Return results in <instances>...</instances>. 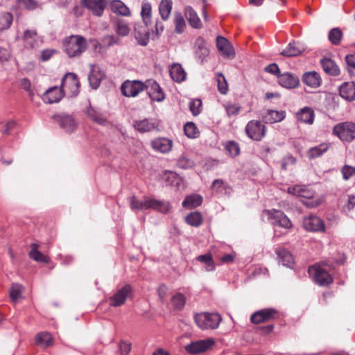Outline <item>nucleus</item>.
Wrapping results in <instances>:
<instances>
[{"instance_id":"44","label":"nucleus","mask_w":355,"mask_h":355,"mask_svg":"<svg viewBox=\"0 0 355 355\" xmlns=\"http://www.w3.org/2000/svg\"><path fill=\"white\" fill-rule=\"evenodd\" d=\"M185 220L189 225L193 227H198L202 223V216L200 213L194 211L187 215L185 218Z\"/></svg>"},{"instance_id":"18","label":"nucleus","mask_w":355,"mask_h":355,"mask_svg":"<svg viewBox=\"0 0 355 355\" xmlns=\"http://www.w3.org/2000/svg\"><path fill=\"white\" fill-rule=\"evenodd\" d=\"M209 54V50L207 43L201 37H198L194 43V55L200 64L207 61V58Z\"/></svg>"},{"instance_id":"60","label":"nucleus","mask_w":355,"mask_h":355,"mask_svg":"<svg viewBox=\"0 0 355 355\" xmlns=\"http://www.w3.org/2000/svg\"><path fill=\"white\" fill-rule=\"evenodd\" d=\"M265 71L271 74L275 75L279 78V75L281 74L278 65L275 63L270 64L265 68Z\"/></svg>"},{"instance_id":"12","label":"nucleus","mask_w":355,"mask_h":355,"mask_svg":"<svg viewBox=\"0 0 355 355\" xmlns=\"http://www.w3.org/2000/svg\"><path fill=\"white\" fill-rule=\"evenodd\" d=\"M132 287L129 284H125L121 288L117 290L112 296L110 297V305L114 307H118L123 305L128 297L132 294Z\"/></svg>"},{"instance_id":"46","label":"nucleus","mask_w":355,"mask_h":355,"mask_svg":"<svg viewBox=\"0 0 355 355\" xmlns=\"http://www.w3.org/2000/svg\"><path fill=\"white\" fill-rule=\"evenodd\" d=\"M194 165L193 160L185 154H182L177 161V166L182 169L191 168Z\"/></svg>"},{"instance_id":"58","label":"nucleus","mask_w":355,"mask_h":355,"mask_svg":"<svg viewBox=\"0 0 355 355\" xmlns=\"http://www.w3.org/2000/svg\"><path fill=\"white\" fill-rule=\"evenodd\" d=\"M19 6L27 10H35L37 8L38 3L35 0H17Z\"/></svg>"},{"instance_id":"41","label":"nucleus","mask_w":355,"mask_h":355,"mask_svg":"<svg viewBox=\"0 0 355 355\" xmlns=\"http://www.w3.org/2000/svg\"><path fill=\"white\" fill-rule=\"evenodd\" d=\"M141 15L144 24L148 26L151 22L152 17V6L148 1H144L142 2Z\"/></svg>"},{"instance_id":"1","label":"nucleus","mask_w":355,"mask_h":355,"mask_svg":"<svg viewBox=\"0 0 355 355\" xmlns=\"http://www.w3.org/2000/svg\"><path fill=\"white\" fill-rule=\"evenodd\" d=\"M130 205L132 210L137 211H146L149 209H153L163 214H167L170 211L171 207L170 203L165 200H159L150 198H144L142 200L132 196L130 198Z\"/></svg>"},{"instance_id":"40","label":"nucleus","mask_w":355,"mask_h":355,"mask_svg":"<svg viewBox=\"0 0 355 355\" xmlns=\"http://www.w3.org/2000/svg\"><path fill=\"white\" fill-rule=\"evenodd\" d=\"M37 33L35 30H26L24 33L23 40L25 46L34 48L37 44Z\"/></svg>"},{"instance_id":"57","label":"nucleus","mask_w":355,"mask_h":355,"mask_svg":"<svg viewBox=\"0 0 355 355\" xmlns=\"http://www.w3.org/2000/svg\"><path fill=\"white\" fill-rule=\"evenodd\" d=\"M343 178L345 180H348L352 175H355V166L352 167L349 165L345 164L341 168Z\"/></svg>"},{"instance_id":"26","label":"nucleus","mask_w":355,"mask_h":355,"mask_svg":"<svg viewBox=\"0 0 355 355\" xmlns=\"http://www.w3.org/2000/svg\"><path fill=\"white\" fill-rule=\"evenodd\" d=\"M340 96L349 101L355 100V82L344 83L339 89Z\"/></svg>"},{"instance_id":"39","label":"nucleus","mask_w":355,"mask_h":355,"mask_svg":"<svg viewBox=\"0 0 355 355\" xmlns=\"http://www.w3.org/2000/svg\"><path fill=\"white\" fill-rule=\"evenodd\" d=\"M35 343L39 347L46 348L53 345V338L50 334L41 332L36 335Z\"/></svg>"},{"instance_id":"15","label":"nucleus","mask_w":355,"mask_h":355,"mask_svg":"<svg viewBox=\"0 0 355 355\" xmlns=\"http://www.w3.org/2000/svg\"><path fill=\"white\" fill-rule=\"evenodd\" d=\"M133 127L138 132L144 133L154 130H157L159 127V122L157 119L153 118L136 120L133 122Z\"/></svg>"},{"instance_id":"53","label":"nucleus","mask_w":355,"mask_h":355,"mask_svg":"<svg viewBox=\"0 0 355 355\" xmlns=\"http://www.w3.org/2000/svg\"><path fill=\"white\" fill-rule=\"evenodd\" d=\"M225 148L227 151L229 155L232 157H236L240 153V148H239V144L234 141H228L225 144Z\"/></svg>"},{"instance_id":"63","label":"nucleus","mask_w":355,"mask_h":355,"mask_svg":"<svg viewBox=\"0 0 355 355\" xmlns=\"http://www.w3.org/2000/svg\"><path fill=\"white\" fill-rule=\"evenodd\" d=\"M16 122L14 121H8L5 125L3 129L1 130L3 134L8 135L10 132L15 127Z\"/></svg>"},{"instance_id":"31","label":"nucleus","mask_w":355,"mask_h":355,"mask_svg":"<svg viewBox=\"0 0 355 355\" xmlns=\"http://www.w3.org/2000/svg\"><path fill=\"white\" fill-rule=\"evenodd\" d=\"M169 73L171 78L178 83L185 80L187 77L186 72L182 65L178 63H174L171 65Z\"/></svg>"},{"instance_id":"16","label":"nucleus","mask_w":355,"mask_h":355,"mask_svg":"<svg viewBox=\"0 0 355 355\" xmlns=\"http://www.w3.org/2000/svg\"><path fill=\"white\" fill-rule=\"evenodd\" d=\"M277 311L274 309H264L254 313L250 320L252 323L259 324L277 318Z\"/></svg>"},{"instance_id":"28","label":"nucleus","mask_w":355,"mask_h":355,"mask_svg":"<svg viewBox=\"0 0 355 355\" xmlns=\"http://www.w3.org/2000/svg\"><path fill=\"white\" fill-rule=\"evenodd\" d=\"M285 116L284 111L268 110L263 114L262 119L266 123H274L282 121L285 118Z\"/></svg>"},{"instance_id":"61","label":"nucleus","mask_w":355,"mask_h":355,"mask_svg":"<svg viewBox=\"0 0 355 355\" xmlns=\"http://www.w3.org/2000/svg\"><path fill=\"white\" fill-rule=\"evenodd\" d=\"M102 42L105 45L110 46L118 43L119 39L114 35H106L103 37Z\"/></svg>"},{"instance_id":"27","label":"nucleus","mask_w":355,"mask_h":355,"mask_svg":"<svg viewBox=\"0 0 355 355\" xmlns=\"http://www.w3.org/2000/svg\"><path fill=\"white\" fill-rule=\"evenodd\" d=\"M303 83L311 88H317L320 86L322 79L320 74L315 71L304 73L302 76Z\"/></svg>"},{"instance_id":"33","label":"nucleus","mask_w":355,"mask_h":355,"mask_svg":"<svg viewBox=\"0 0 355 355\" xmlns=\"http://www.w3.org/2000/svg\"><path fill=\"white\" fill-rule=\"evenodd\" d=\"M185 16L190 24L194 28L201 27V21L196 11L191 7L187 6L184 9Z\"/></svg>"},{"instance_id":"19","label":"nucleus","mask_w":355,"mask_h":355,"mask_svg":"<svg viewBox=\"0 0 355 355\" xmlns=\"http://www.w3.org/2000/svg\"><path fill=\"white\" fill-rule=\"evenodd\" d=\"M278 82L282 87L286 89H294L300 85L298 76L289 72L279 74Z\"/></svg>"},{"instance_id":"20","label":"nucleus","mask_w":355,"mask_h":355,"mask_svg":"<svg viewBox=\"0 0 355 355\" xmlns=\"http://www.w3.org/2000/svg\"><path fill=\"white\" fill-rule=\"evenodd\" d=\"M85 7L88 8L92 13L101 16L108 3L109 0H81Z\"/></svg>"},{"instance_id":"11","label":"nucleus","mask_w":355,"mask_h":355,"mask_svg":"<svg viewBox=\"0 0 355 355\" xmlns=\"http://www.w3.org/2000/svg\"><path fill=\"white\" fill-rule=\"evenodd\" d=\"M245 132L252 139L260 141L266 135V127L261 121L252 120L248 123Z\"/></svg>"},{"instance_id":"23","label":"nucleus","mask_w":355,"mask_h":355,"mask_svg":"<svg viewBox=\"0 0 355 355\" xmlns=\"http://www.w3.org/2000/svg\"><path fill=\"white\" fill-rule=\"evenodd\" d=\"M151 146L156 151L167 153L172 148L173 141L165 137H159L151 141Z\"/></svg>"},{"instance_id":"6","label":"nucleus","mask_w":355,"mask_h":355,"mask_svg":"<svg viewBox=\"0 0 355 355\" xmlns=\"http://www.w3.org/2000/svg\"><path fill=\"white\" fill-rule=\"evenodd\" d=\"M333 132L342 141L351 142L355 139V123L350 121L340 123L334 127Z\"/></svg>"},{"instance_id":"17","label":"nucleus","mask_w":355,"mask_h":355,"mask_svg":"<svg viewBox=\"0 0 355 355\" xmlns=\"http://www.w3.org/2000/svg\"><path fill=\"white\" fill-rule=\"evenodd\" d=\"M303 227L310 232H324L325 229L322 220L314 215L304 218Z\"/></svg>"},{"instance_id":"24","label":"nucleus","mask_w":355,"mask_h":355,"mask_svg":"<svg viewBox=\"0 0 355 355\" xmlns=\"http://www.w3.org/2000/svg\"><path fill=\"white\" fill-rule=\"evenodd\" d=\"M306 48L304 44L295 41L290 42L286 49L283 50L281 55L286 57H295L302 54Z\"/></svg>"},{"instance_id":"5","label":"nucleus","mask_w":355,"mask_h":355,"mask_svg":"<svg viewBox=\"0 0 355 355\" xmlns=\"http://www.w3.org/2000/svg\"><path fill=\"white\" fill-rule=\"evenodd\" d=\"M80 83L76 74L67 73L62 79L60 89L64 94L69 96H76L79 94Z\"/></svg>"},{"instance_id":"64","label":"nucleus","mask_w":355,"mask_h":355,"mask_svg":"<svg viewBox=\"0 0 355 355\" xmlns=\"http://www.w3.org/2000/svg\"><path fill=\"white\" fill-rule=\"evenodd\" d=\"M345 61L348 67L355 69V54L346 55Z\"/></svg>"},{"instance_id":"55","label":"nucleus","mask_w":355,"mask_h":355,"mask_svg":"<svg viewBox=\"0 0 355 355\" xmlns=\"http://www.w3.org/2000/svg\"><path fill=\"white\" fill-rule=\"evenodd\" d=\"M225 109L227 116L232 117L239 114L241 106L239 104L228 103L225 105Z\"/></svg>"},{"instance_id":"13","label":"nucleus","mask_w":355,"mask_h":355,"mask_svg":"<svg viewBox=\"0 0 355 355\" xmlns=\"http://www.w3.org/2000/svg\"><path fill=\"white\" fill-rule=\"evenodd\" d=\"M144 85V89L146 90L152 101L160 102L164 99V93L156 81L151 79L147 80Z\"/></svg>"},{"instance_id":"14","label":"nucleus","mask_w":355,"mask_h":355,"mask_svg":"<svg viewBox=\"0 0 355 355\" xmlns=\"http://www.w3.org/2000/svg\"><path fill=\"white\" fill-rule=\"evenodd\" d=\"M214 344V341L211 338L199 340L191 342L190 344L187 345L185 347V349L190 354H198L209 349Z\"/></svg>"},{"instance_id":"22","label":"nucleus","mask_w":355,"mask_h":355,"mask_svg":"<svg viewBox=\"0 0 355 355\" xmlns=\"http://www.w3.org/2000/svg\"><path fill=\"white\" fill-rule=\"evenodd\" d=\"M64 93L57 86L52 87L47 89L43 94L42 99L46 103H58L63 97Z\"/></svg>"},{"instance_id":"34","label":"nucleus","mask_w":355,"mask_h":355,"mask_svg":"<svg viewBox=\"0 0 355 355\" xmlns=\"http://www.w3.org/2000/svg\"><path fill=\"white\" fill-rule=\"evenodd\" d=\"M277 254L279 258V262L284 266L291 268L294 263V259L291 252L284 249H279L277 250Z\"/></svg>"},{"instance_id":"52","label":"nucleus","mask_w":355,"mask_h":355,"mask_svg":"<svg viewBox=\"0 0 355 355\" xmlns=\"http://www.w3.org/2000/svg\"><path fill=\"white\" fill-rule=\"evenodd\" d=\"M185 135L189 138H196L198 137V131L196 125L193 122H188L184 126Z\"/></svg>"},{"instance_id":"42","label":"nucleus","mask_w":355,"mask_h":355,"mask_svg":"<svg viewBox=\"0 0 355 355\" xmlns=\"http://www.w3.org/2000/svg\"><path fill=\"white\" fill-rule=\"evenodd\" d=\"M31 248V250L29 252L30 258L37 262L47 263L49 261V258L37 250V244L32 243Z\"/></svg>"},{"instance_id":"54","label":"nucleus","mask_w":355,"mask_h":355,"mask_svg":"<svg viewBox=\"0 0 355 355\" xmlns=\"http://www.w3.org/2000/svg\"><path fill=\"white\" fill-rule=\"evenodd\" d=\"M217 82L218 91L221 94H225L228 90L227 83L225 80V76L220 73L217 74Z\"/></svg>"},{"instance_id":"3","label":"nucleus","mask_w":355,"mask_h":355,"mask_svg":"<svg viewBox=\"0 0 355 355\" xmlns=\"http://www.w3.org/2000/svg\"><path fill=\"white\" fill-rule=\"evenodd\" d=\"M196 325L202 330L216 329L222 320L218 313L202 312L194 315Z\"/></svg>"},{"instance_id":"8","label":"nucleus","mask_w":355,"mask_h":355,"mask_svg":"<svg viewBox=\"0 0 355 355\" xmlns=\"http://www.w3.org/2000/svg\"><path fill=\"white\" fill-rule=\"evenodd\" d=\"M270 223L274 226H279L285 229L292 227L290 219L284 212L277 209H271L266 211Z\"/></svg>"},{"instance_id":"21","label":"nucleus","mask_w":355,"mask_h":355,"mask_svg":"<svg viewBox=\"0 0 355 355\" xmlns=\"http://www.w3.org/2000/svg\"><path fill=\"white\" fill-rule=\"evenodd\" d=\"M90 73L88 76V80L90 87L92 89H97L101 80L105 77V73L101 70V69L95 65H91Z\"/></svg>"},{"instance_id":"49","label":"nucleus","mask_w":355,"mask_h":355,"mask_svg":"<svg viewBox=\"0 0 355 355\" xmlns=\"http://www.w3.org/2000/svg\"><path fill=\"white\" fill-rule=\"evenodd\" d=\"M13 17L10 12H5L0 18V31L8 29L12 25Z\"/></svg>"},{"instance_id":"4","label":"nucleus","mask_w":355,"mask_h":355,"mask_svg":"<svg viewBox=\"0 0 355 355\" xmlns=\"http://www.w3.org/2000/svg\"><path fill=\"white\" fill-rule=\"evenodd\" d=\"M327 268V265L315 264L309 268V275L319 286H327L333 281Z\"/></svg>"},{"instance_id":"32","label":"nucleus","mask_w":355,"mask_h":355,"mask_svg":"<svg viewBox=\"0 0 355 355\" xmlns=\"http://www.w3.org/2000/svg\"><path fill=\"white\" fill-rule=\"evenodd\" d=\"M297 116L300 121L312 124L315 116L314 111L309 107H304L297 112Z\"/></svg>"},{"instance_id":"56","label":"nucleus","mask_w":355,"mask_h":355,"mask_svg":"<svg viewBox=\"0 0 355 355\" xmlns=\"http://www.w3.org/2000/svg\"><path fill=\"white\" fill-rule=\"evenodd\" d=\"M190 111L194 116H197L201 112L202 101L200 99H193L189 104Z\"/></svg>"},{"instance_id":"29","label":"nucleus","mask_w":355,"mask_h":355,"mask_svg":"<svg viewBox=\"0 0 355 355\" xmlns=\"http://www.w3.org/2000/svg\"><path fill=\"white\" fill-rule=\"evenodd\" d=\"M320 63L326 73L334 76L340 74V69L333 60L324 58L320 60Z\"/></svg>"},{"instance_id":"45","label":"nucleus","mask_w":355,"mask_h":355,"mask_svg":"<svg viewBox=\"0 0 355 355\" xmlns=\"http://www.w3.org/2000/svg\"><path fill=\"white\" fill-rule=\"evenodd\" d=\"M174 24L175 31L177 33L180 34L184 32L186 27V22L180 12H175L174 13Z\"/></svg>"},{"instance_id":"48","label":"nucleus","mask_w":355,"mask_h":355,"mask_svg":"<svg viewBox=\"0 0 355 355\" xmlns=\"http://www.w3.org/2000/svg\"><path fill=\"white\" fill-rule=\"evenodd\" d=\"M343 37V33L338 28H334L329 32L328 38L334 45H338Z\"/></svg>"},{"instance_id":"47","label":"nucleus","mask_w":355,"mask_h":355,"mask_svg":"<svg viewBox=\"0 0 355 355\" xmlns=\"http://www.w3.org/2000/svg\"><path fill=\"white\" fill-rule=\"evenodd\" d=\"M24 288L21 284H12L10 288V297L12 302H15L21 297Z\"/></svg>"},{"instance_id":"30","label":"nucleus","mask_w":355,"mask_h":355,"mask_svg":"<svg viewBox=\"0 0 355 355\" xmlns=\"http://www.w3.org/2000/svg\"><path fill=\"white\" fill-rule=\"evenodd\" d=\"M146 24L135 27V37L141 46H146L149 42V32Z\"/></svg>"},{"instance_id":"62","label":"nucleus","mask_w":355,"mask_h":355,"mask_svg":"<svg viewBox=\"0 0 355 355\" xmlns=\"http://www.w3.org/2000/svg\"><path fill=\"white\" fill-rule=\"evenodd\" d=\"M119 351L121 355H128L131 349L130 343L121 341L119 345Z\"/></svg>"},{"instance_id":"7","label":"nucleus","mask_w":355,"mask_h":355,"mask_svg":"<svg viewBox=\"0 0 355 355\" xmlns=\"http://www.w3.org/2000/svg\"><path fill=\"white\" fill-rule=\"evenodd\" d=\"M85 114L89 120L98 125L106 126L109 123L107 112L98 107L89 105L85 110Z\"/></svg>"},{"instance_id":"50","label":"nucleus","mask_w":355,"mask_h":355,"mask_svg":"<svg viewBox=\"0 0 355 355\" xmlns=\"http://www.w3.org/2000/svg\"><path fill=\"white\" fill-rule=\"evenodd\" d=\"M115 31L120 36L124 37L129 34L130 28L128 24L123 21H117L114 26Z\"/></svg>"},{"instance_id":"36","label":"nucleus","mask_w":355,"mask_h":355,"mask_svg":"<svg viewBox=\"0 0 355 355\" xmlns=\"http://www.w3.org/2000/svg\"><path fill=\"white\" fill-rule=\"evenodd\" d=\"M288 193H292L295 196H300L304 198L310 199L314 196V191L312 190H309L305 187H302L301 186H295L293 187H289L288 189Z\"/></svg>"},{"instance_id":"10","label":"nucleus","mask_w":355,"mask_h":355,"mask_svg":"<svg viewBox=\"0 0 355 355\" xmlns=\"http://www.w3.org/2000/svg\"><path fill=\"white\" fill-rule=\"evenodd\" d=\"M144 83L140 80H127L122 83L121 91L122 94L126 97H135L144 90Z\"/></svg>"},{"instance_id":"25","label":"nucleus","mask_w":355,"mask_h":355,"mask_svg":"<svg viewBox=\"0 0 355 355\" xmlns=\"http://www.w3.org/2000/svg\"><path fill=\"white\" fill-rule=\"evenodd\" d=\"M217 48L223 56L232 58L235 55L234 50L231 44L223 37H217Z\"/></svg>"},{"instance_id":"43","label":"nucleus","mask_w":355,"mask_h":355,"mask_svg":"<svg viewBox=\"0 0 355 355\" xmlns=\"http://www.w3.org/2000/svg\"><path fill=\"white\" fill-rule=\"evenodd\" d=\"M328 149V146L326 144H321L315 147L311 148L308 153V157L309 159H315L321 156Z\"/></svg>"},{"instance_id":"35","label":"nucleus","mask_w":355,"mask_h":355,"mask_svg":"<svg viewBox=\"0 0 355 355\" xmlns=\"http://www.w3.org/2000/svg\"><path fill=\"white\" fill-rule=\"evenodd\" d=\"M110 8L113 12L118 13L123 16H130V10L125 5L123 2L120 0H112L110 3Z\"/></svg>"},{"instance_id":"2","label":"nucleus","mask_w":355,"mask_h":355,"mask_svg":"<svg viewBox=\"0 0 355 355\" xmlns=\"http://www.w3.org/2000/svg\"><path fill=\"white\" fill-rule=\"evenodd\" d=\"M64 51L69 57H78L87 48V44L85 37L78 35H73L66 37L63 42Z\"/></svg>"},{"instance_id":"51","label":"nucleus","mask_w":355,"mask_h":355,"mask_svg":"<svg viewBox=\"0 0 355 355\" xmlns=\"http://www.w3.org/2000/svg\"><path fill=\"white\" fill-rule=\"evenodd\" d=\"M186 302L185 297L183 294L178 293L173 295L172 298V304L175 309L181 310L184 306Z\"/></svg>"},{"instance_id":"9","label":"nucleus","mask_w":355,"mask_h":355,"mask_svg":"<svg viewBox=\"0 0 355 355\" xmlns=\"http://www.w3.org/2000/svg\"><path fill=\"white\" fill-rule=\"evenodd\" d=\"M56 123L66 132L71 133L76 130L78 122L73 116L65 113H61L53 116Z\"/></svg>"},{"instance_id":"38","label":"nucleus","mask_w":355,"mask_h":355,"mask_svg":"<svg viewBox=\"0 0 355 355\" xmlns=\"http://www.w3.org/2000/svg\"><path fill=\"white\" fill-rule=\"evenodd\" d=\"M172 0H162L159 6V13L162 20L168 19L172 10Z\"/></svg>"},{"instance_id":"59","label":"nucleus","mask_w":355,"mask_h":355,"mask_svg":"<svg viewBox=\"0 0 355 355\" xmlns=\"http://www.w3.org/2000/svg\"><path fill=\"white\" fill-rule=\"evenodd\" d=\"M19 85H20L21 88L24 89V90H26V92H28V94L31 97L33 96L34 92L31 89V83L28 78H22L20 80Z\"/></svg>"},{"instance_id":"37","label":"nucleus","mask_w":355,"mask_h":355,"mask_svg":"<svg viewBox=\"0 0 355 355\" xmlns=\"http://www.w3.org/2000/svg\"><path fill=\"white\" fill-rule=\"evenodd\" d=\"M202 202V198L198 194L187 196L182 202L184 208L193 209L200 206Z\"/></svg>"}]
</instances>
